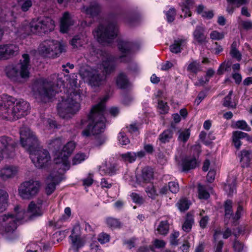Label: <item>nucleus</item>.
Here are the masks:
<instances>
[{"label": "nucleus", "mask_w": 252, "mask_h": 252, "mask_svg": "<svg viewBox=\"0 0 252 252\" xmlns=\"http://www.w3.org/2000/svg\"><path fill=\"white\" fill-rule=\"evenodd\" d=\"M62 86L66 96L58 104L57 110L61 117L67 118L79 111L80 102L84 97L78 89L76 80H66L65 82L63 80H34L31 88L37 101L47 103L62 92Z\"/></svg>", "instance_id": "nucleus-1"}, {"label": "nucleus", "mask_w": 252, "mask_h": 252, "mask_svg": "<svg viewBox=\"0 0 252 252\" xmlns=\"http://www.w3.org/2000/svg\"><path fill=\"white\" fill-rule=\"evenodd\" d=\"M20 144L30 154V158L34 165L42 168L50 161L51 157L45 149L37 148L38 141L35 134L26 126L20 129Z\"/></svg>", "instance_id": "nucleus-2"}, {"label": "nucleus", "mask_w": 252, "mask_h": 252, "mask_svg": "<svg viewBox=\"0 0 252 252\" xmlns=\"http://www.w3.org/2000/svg\"><path fill=\"white\" fill-rule=\"evenodd\" d=\"M107 98L104 97L98 104L94 106L89 115V124L82 134L88 137L91 134H98L104 131L105 128V102Z\"/></svg>", "instance_id": "nucleus-3"}, {"label": "nucleus", "mask_w": 252, "mask_h": 252, "mask_svg": "<svg viewBox=\"0 0 252 252\" xmlns=\"http://www.w3.org/2000/svg\"><path fill=\"white\" fill-rule=\"evenodd\" d=\"M25 210L17 206L12 214L2 215L0 217V234L8 238L17 229L18 224L24 218Z\"/></svg>", "instance_id": "nucleus-4"}, {"label": "nucleus", "mask_w": 252, "mask_h": 252, "mask_svg": "<svg viewBox=\"0 0 252 252\" xmlns=\"http://www.w3.org/2000/svg\"><path fill=\"white\" fill-rule=\"evenodd\" d=\"M118 32L117 21L110 18L103 21L93 32L94 36L101 43L110 42L117 36Z\"/></svg>", "instance_id": "nucleus-5"}, {"label": "nucleus", "mask_w": 252, "mask_h": 252, "mask_svg": "<svg viewBox=\"0 0 252 252\" xmlns=\"http://www.w3.org/2000/svg\"><path fill=\"white\" fill-rule=\"evenodd\" d=\"M54 21L49 17L39 18L36 21H32L22 28L23 33L29 35L32 33L43 35L54 30Z\"/></svg>", "instance_id": "nucleus-6"}, {"label": "nucleus", "mask_w": 252, "mask_h": 252, "mask_svg": "<svg viewBox=\"0 0 252 252\" xmlns=\"http://www.w3.org/2000/svg\"><path fill=\"white\" fill-rule=\"evenodd\" d=\"M39 54L42 57L55 58L65 51V46L59 41L47 39L41 42L38 48Z\"/></svg>", "instance_id": "nucleus-7"}, {"label": "nucleus", "mask_w": 252, "mask_h": 252, "mask_svg": "<svg viewBox=\"0 0 252 252\" xmlns=\"http://www.w3.org/2000/svg\"><path fill=\"white\" fill-rule=\"evenodd\" d=\"M41 185L38 181L31 179L22 182L18 187V194L25 200H30L38 193Z\"/></svg>", "instance_id": "nucleus-8"}, {"label": "nucleus", "mask_w": 252, "mask_h": 252, "mask_svg": "<svg viewBox=\"0 0 252 252\" xmlns=\"http://www.w3.org/2000/svg\"><path fill=\"white\" fill-rule=\"evenodd\" d=\"M75 147V143L73 141L68 142L64 145L61 152L57 155L54 159L56 166L63 170H68L70 167L68 158Z\"/></svg>", "instance_id": "nucleus-9"}, {"label": "nucleus", "mask_w": 252, "mask_h": 252, "mask_svg": "<svg viewBox=\"0 0 252 252\" xmlns=\"http://www.w3.org/2000/svg\"><path fill=\"white\" fill-rule=\"evenodd\" d=\"M23 60H20V69L19 70L16 67H8L6 69V74L8 78H12L20 76L22 78H28L31 76L29 72L30 57L27 54L22 55Z\"/></svg>", "instance_id": "nucleus-10"}, {"label": "nucleus", "mask_w": 252, "mask_h": 252, "mask_svg": "<svg viewBox=\"0 0 252 252\" xmlns=\"http://www.w3.org/2000/svg\"><path fill=\"white\" fill-rule=\"evenodd\" d=\"M65 171L56 165L51 171L45 181V191L48 195L51 194L55 191L56 186L63 179V173Z\"/></svg>", "instance_id": "nucleus-11"}, {"label": "nucleus", "mask_w": 252, "mask_h": 252, "mask_svg": "<svg viewBox=\"0 0 252 252\" xmlns=\"http://www.w3.org/2000/svg\"><path fill=\"white\" fill-rule=\"evenodd\" d=\"M16 143L11 137L0 136V154L2 158H12L15 155Z\"/></svg>", "instance_id": "nucleus-12"}, {"label": "nucleus", "mask_w": 252, "mask_h": 252, "mask_svg": "<svg viewBox=\"0 0 252 252\" xmlns=\"http://www.w3.org/2000/svg\"><path fill=\"white\" fill-rule=\"evenodd\" d=\"M15 98L7 94L0 95V118L6 120H13L12 104Z\"/></svg>", "instance_id": "nucleus-13"}, {"label": "nucleus", "mask_w": 252, "mask_h": 252, "mask_svg": "<svg viewBox=\"0 0 252 252\" xmlns=\"http://www.w3.org/2000/svg\"><path fill=\"white\" fill-rule=\"evenodd\" d=\"M94 52L97 58L101 61L104 70L106 74L110 73L115 69V58L109 52L100 49L94 50Z\"/></svg>", "instance_id": "nucleus-14"}, {"label": "nucleus", "mask_w": 252, "mask_h": 252, "mask_svg": "<svg viewBox=\"0 0 252 252\" xmlns=\"http://www.w3.org/2000/svg\"><path fill=\"white\" fill-rule=\"evenodd\" d=\"M13 120L28 115L30 109V104L23 99H17L12 106Z\"/></svg>", "instance_id": "nucleus-15"}, {"label": "nucleus", "mask_w": 252, "mask_h": 252, "mask_svg": "<svg viewBox=\"0 0 252 252\" xmlns=\"http://www.w3.org/2000/svg\"><path fill=\"white\" fill-rule=\"evenodd\" d=\"M19 172V167L14 165L6 164L0 168V180L6 182L16 177Z\"/></svg>", "instance_id": "nucleus-16"}, {"label": "nucleus", "mask_w": 252, "mask_h": 252, "mask_svg": "<svg viewBox=\"0 0 252 252\" xmlns=\"http://www.w3.org/2000/svg\"><path fill=\"white\" fill-rule=\"evenodd\" d=\"M19 47L13 44L0 45V60H4L17 55Z\"/></svg>", "instance_id": "nucleus-17"}, {"label": "nucleus", "mask_w": 252, "mask_h": 252, "mask_svg": "<svg viewBox=\"0 0 252 252\" xmlns=\"http://www.w3.org/2000/svg\"><path fill=\"white\" fill-rule=\"evenodd\" d=\"M154 179V171L152 168L149 167L144 168L141 173L137 176V182L139 184L143 186L149 183Z\"/></svg>", "instance_id": "nucleus-18"}, {"label": "nucleus", "mask_w": 252, "mask_h": 252, "mask_svg": "<svg viewBox=\"0 0 252 252\" xmlns=\"http://www.w3.org/2000/svg\"><path fill=\"white\" fill-rule=\"evenodd\" d=\"M41 200L31 201L29 205L28 211L33 217H39L43 215Z\"/></svg>", "instance_id": "nucleus-19"}, {"label": "nucleus", "mask_w": 252, "mask_h": 252, "mask_svg": "<svg viewBox=\"0 0 252 252\" xmlns=\"http://www.w3.org/2000/svg\"><path fill=\"white\" fill-rule=\"evenodd\" d=\"M117 46L119 51L123 54L119 58L122 59L130 53L134 47V44L127 40H119Z\"/></svg>", "instance_id": "nucleus-20"}, {"label": "nucleus", "mask_w": 252, "mask_h": 252, "mask_svg": "<svg viewBox=\"0 0 252 252\" xmlns=\"http://www.w3.org/2000/svg\"><path fill=\"white\" fill-rule=\"evenodd\" d=\"M69 238L71 241V248L76 252H78V250L82 248L85 244L84 239L79 234L75 233L74 229L72 230Z\"/></svg>", "instance_id": "nucleus-21"}, {"label": "nucleus", "mask_w": 252, "mask_h": 252, "mask_svg": "<svg viewBox=\"0 0 252 252\" xmlns=\"http://www.w3.org/2000/svg\"><path fill=\"white\" fill-rule=\"evenodd\" d=\"M194 39L199 44L207 42L206 35L205 34V28L200 26H196L193 33Z\"/></svg>", "instance_id": "nucleus-22"}, {"label": "nucleus", "mask_w": 252, "mask_h": 252, "mask_svg": "<svg viewBox=\"0 0 252 252\" xmlns=\"http://www.w3.org/2000/svg\"><path fill=\"white\" fill-rule=\"evenodd\" d=\"M240 162L243 167H248L252 164V152L248 150L242 151L240 155Z\"/></svg>", "instance_id": "nucleus-23"}, {"label": "nucleus", "mask_w": 252, "mask_h": 252, "mask_svg": "<svg viewBox=\"0 0 252 252\" xmlns=\"http://www.w3.org/2000/svg\"><path fill=\"white\" fill-rule=\"evenodd\" d=\"M73 25L69 13L66 12L64 13L61 22L60 31L63 33H66L68 31L69 27Z\"/></svg>", "instance_id": "nucleus-24"}, {"label": "nucleus", "mask_w": 252, "mask_h": 252, "mask_svg": "<svg viewBox=\"0 0 252 252\" xmlns=\"http://www.w3.org/2000/svg\"><path fill=\"white\" fill-rule=\"evenodd\" d=\"M247 136L248 134L247 133L241 131H235L233 132L232 137V141L236 148L239 149L240 148L242 145L241 140Z\"/></svg>", "instance_id": "nucleus-25"}, {"label": "nucleus", "mask_w": 252, "mask_h": 252, "mask_svg": "<svg viewBox=\"0 0 252 252\" xmlns=\"http://www.w3.org/2000/svg\"><path fill=\"white\" fill-rule=\"evenodd\" d=\"M83 9L87 14H89L92 17L98 15L100 12V6L96 2H91L89 7L84 6Z\"/></svg>", "instance_id": "nucleus-26"}, {"label": "nucleus", "mask_w": 252, "mask_h": 252, "mask_svg": "<svg viewBox=\"0 0 252 252\" xmlns=\"http://www.w3.org/2000/svg\"><path fill=\"white\" fill-rule=\"evenodd\" d=\"M82 79H100L99 74L96 70L82 69L80 71Z\"/></svg>", "instance_id": "nucleus-27"}, {"label": "nucleus", "mask_w": 252, "mask_h": 252, "mask_svg": "<svg viewBox=\"0 0 252 252\" xmlns=\"http://www.w3.org/2000/svg\"><path fill=\"white\" fill-rule=\"evenodd\" d=\"M116 171V165L115 163H112L110 161H106L104 165L102 167L101 170V173L112 175L114 174Z\"/></svg>", "instance_id": "nucleus-28"}, {"label": "nucleus", "mask_w": 252, "mask_h": 252, "mask_svg": "<svg viewBox=\"0 0 252 252\" xmlns=\"http://www.w3.org/2000/svg\"><path fill=\"white\" fill-rule=\"evenodd\" d=\"M173 132L171 129H166L162 132L158 137L160 143L165 144L169 142L173 137Z\"/></svg>", "instance_id": "nucleus-29"}, {"label": "nucleus", "mask_w": 252, "mask_h": 252, "mask_svg": "<svg viewBox=\"0 0 252 252\" xmlns=\"http://www.w3.org/2000/svg\"><path fill=\"white\" fill-rule=\"evenodd\" d=\"M197 161L195 158H187L185 159L183 163L184 170H189L196 167Z\"/></svg>", "instance_id": "nucleus-30"}, {"label": "nucleus", "mask_w": 252, "mask_h": 252, "mask_svg": "<svg viewBox=\"0 0 252 252\" xmlns=\"http://www.w3.org/2000/svg\"><path fill=\"white\" fill-rule=\"evenodd\" d=\"M169 225L167 220L161 221L157 229L158 233L162 235H166L169 231Z\"/></svg>", "instance_id": "nucleus-31"}, {"label": "nucleus", "mask_w": 252, "mask_h": 252, "mask_svg": "<svg viewBox=\"0 0 252 252\" xmlns=\"http://www.w3.org/2000/svg\"><path fill=\"white\" fill-rule=\"evenodd\" d=\"M185 42V39H178L175 40L174 43L170 46V51L172 53L177 54L181 52V46Z\"/></svg>", "instance_id": "nucleus-32"}, {"label": "nucleus", "mask_w": 252, "mask_h": 252, "mask_svg": "<svg viewBox=\"0 0 252 252\" xmlns=\"http://www.w3.org/2000/svg\"><path fill=\"white\" fill-rule=\"evenodd\" d=\"M39 125L41 127L46 128H53L56 126V122L50 119L42 118H40Z\"/></svg>", "instance_id": "nucleus-33"}, {"label": "nucleus", "mask_w": 252, "mask_h": 252, "mask_svg": "<svg viewBox=\"0 0 252 252\" xmlns=\"http://www.w3.org/2000/svg\"><path fill=\"white\" fill-rule=\"evenodd\" d=\"M120 158L123 161L131 163L136 160V155L134 152H127L120 154Z\"/></svg>", "instance_id": "nucleus-34"}, {"label": "nucleus", "mask_w": 252, "mask_h": 252, "mask_svg": "<svg viewBox=\"0 0 252 252\" xmlns=\"http://www.w3.org/2000/svg\"><path fill=\"white\" fill-rule=\"evenodd\" d=\"M232 63L230 61H224L220 66L219 69L217 70V74L218 75L223 74L224 71H228L230 70Z\"/></svg>", "instance_id": "nucleus-35"}, {"label": "nucleus", "mask_w": 252, "mask_h": 252, "mask_svg": "<svg viewBox=\"0 0 252 252\" xmlns=\"http://www.w3.org/2000/svg\"><path fill=\"white\" fill-rule=\"evenodd\" d=\"M193 223V219L192 217L191 216H188L184 224H183V230L186 232H189L191 229Z\"/></svg>", "instance_id": "nucleus-36"}, {"label": "nucleus", "mask_w": 252, "mask_h": 252, "mask_svg": "<svg viewBox=\"0 0 252 252\" xmlns=\"http://www.w3.org/2000/svg\"><path fill=\"white\" fill-rule=\"evenodd\" d=\"M87 158V156L82 153L76 154L72 158V164L73 165H77L81 163Z\"/></svg>", "instance_id": "nucleus-37"}, {"label": "nucleus", "mask_w": 252, "mask_h": 252, "mask_svg": "<svg viewBox=\"0 0 252 252\" xmlns=\"http://www.w3.org/2000/svg\"><path fill=\"white\" fill-rule=\"evenodd\" d=\"M187 70L189 72L196 74L198 71L201 70V66L199 63L196 61H193L190 63L188 67Z\"/></svg>", "instance_id": "nucleus-38"}, {"label": "nucleus", "mask_w": 252, "mask_h": 252, "mask_svg": "<svg viewBox=\"0 0 252 252\" xmlns=\"http://www.w3.org/2000/svg\"><path fill=\"white\" fill-rule=\"evenodd\" d=\"M225 216L227 218H230L232 216V202L230 200H227L224 204Z\"/></svg>", "instance_id": "nucleus-39"}, {"label": "nucleus", "mask_w": 252, "mask_h": 252, "mask_svg": "<svg viewBox=\"0 0 252 252\" xmlns=\"http://www.w3.org/2000/svg\"><path fill=\"white\" fill-rule=\"evenodd\" d=\"M232 93V91H230L228 94L225 97L223 103L224 106L230 108H234L236 106V103L231 100Z\"/></svg>", "instance_id": "nucleus-40"}, {"label": "nucleus", "mask_w": 252, "mask_h": 252, "mask_svg": "<svg viewBox=\"0 0 252 252\" xmlns=\"http://www.w3.org/2000/svg\"><path fill=\"white\" fill-rule=\"evenodd\" d=\"M190 203L186 198L181 199L177 203V206L181 211H185L189 208Z\"/></svg>", "instance_id": "nucleus-41"}, {"label": "nucleus", "mask_w": 252, "mask_h": 252, "mask_svg": "<svg viewBox=\"0 0 252 252\" xmlns=\"http://www.w3.org/2000/svg\"><path fill=\"white\" fill-rule=\"evenodd\" d=\"M198 196L200 199H207L209 197L210 194L209 192L206 191L204 186L200 184L198 185Z\"/></svg>", "instance_id": "nucleus-42"}, {"label": "nucleus", "mask_w": 252, "mask_h": 252, "mask_svg": "<svg viewBox=\"0 0 252 252\" xmlns=\"http://www.w3.org/2000/svg\"><path fill=\"white\" fill-rule=\"evenodd\" d=\"M235 127L237 128L241 129L247 131L251 130V128L247 124L246 121L244 120H239L236 122L235 124Z\"/></svg>", "instance_id": "nucleus-43"}, {"label": "nucleus", "mask_w": 252, "mask_h": 252, "mask_svg": "<svg viewBox=\"0 0 252 252\" xmlns=\"http://www.w3.org/2000/svg\"><path fill=\"white\" fill-rule=\"evenodd\" d=\"M145 191L148 196L152 199H155L158 196V193L153 184H150L146 187Z\"/></svg>", "instance_id": "nucleus-44"}, {"label": "nucleus", "mask_w": 252, "mask_h": 252, "mask_svg": "<svg viewBox=\"0 0 252 252\" xmlns=\"http://www.w3.org/2000/svg\"><path fill=\"white\" fill-rule=\"evenodd\" d=\"M104 80H86L87 83L94 91H96L97 88L102 84V82Z\"/></svg>", "instance_id": "nucleus-45"}, {"label": "nucleus", "mask_w": 252, "mask_h": 252, "mask_svg": "<svg viewBox=\"0 0 252 252\" xmlns=\"http://www.w3.org/2000/svg\"><path fill=\"white\" fill-rule=\"evenodd\" d=\"M106 223L107 225L112 228H118L120 226V222L118 220L113 218H109L106 219Z\"/></svg>", "instance_id": "nucleus-46"}, {"label": "nucleus", "mask_w": 252, "mask_h": 252, "mask_svg": "<svg viewBox=\"0 0 252 252\" xmlns=\"http://www.w3.org/2000/svg\"><path fill=\"white\" fill-rule=\"evenodd\" d=\"M190 131L189 129H186L181 131L178 136V140L183 142H186L189 138Z\"/></svg>", "instance_id": "nucleus-47"}, {"label": "nucleus", "mask_w": 252, "mask_h": 252, "mask_svg": "<svg viewBox=\"0 0 252 252\" xmlns=\"http://www.w3.org/2000/svg\"><path fill=\"white\" fill-rule=\"evenodd\" d=\"M158 109L160 114H165L168 113L169 106L166 102H164L162 100L158 101Z\"/></svg>", "instance_id": "nucleus-48"}, {"label": "nucleus", "mask_w": 252, "mask_h": 252, "mask_svg": "<svg viewBox=\"0 0 252 252\" xmlns=\"http://www.w3.org/2000/svg\"><path fill=\"white\" fill-rule=\"evenodd\" d=\"M119 143L122 145H126L129 143L130 141L127 137L126 133L123 131H121L118 136Z\"/></svg>", "instance_id": "nucleus-49"}, {"label": "nucleus", "mask_w": 252, "mask_h": 252, "mask_svg": "<svg viewBox=\"0 0 252 252\" xmlns=\"http://www.w3.org/2000/svg\"><path fill=\"white\" fill-rule=\"evenodd\" d=\"M236 180L234 179L231 184L226 185L224 187L225 190L229 195H232L235 191Z\"/></svg>", "instance_id": "nucleus-50"}, {"label": "nucleus", "mask_w": 252, "mask_h": 252, "mask_svg": "<svg viewBox=\"0 0 252 252\" xmlns=\"http://www.w3.org/2000/svg\"><path fill=\"white\" fill-rule=\"evenodd\" d=\"M49 144L50 148L57 150L61 146L62 141L61 138H56L50 140Z\"/></svg>", "instance_id": "nucleus-51"}, {"label": "nucleus", "mask_w": 252, "mask_h": 252, "mask_svg": "<svg viewBox=\"0 0 252 252\" xmlns=\"http://www.w3.org/2000/svg\"><path fill=\"white\" fill-rule=\"evenodd\" d=\"M168 189L173 193H176L179 191V185L176 182H170L168 183Z\"/></svg>", "instance_id": "nucleus-52"}, {"label": "nucleus", "mask_w": 252, "mask_h": 252, "mask_svg": "<svg viewBox=\"0 0 252 252\" xmlns=\"http://www.w3.org/2000/svg\"><path fill=\"white\" fill-rule=\"evenodd\" d=\"M71 215V210L70 208L66 207L64 209V214L58 220L57 222L66 221Z\"/></svg>", "instance_id": "nucleus-53"}, {"label": "nucleus", "mask_w": 252, "mask_h": 252, "mask_svg": "<svg viewBox=\"0 0 252 252\" xmlns=\"http://www.w3.org/2000/svg\"><path fill=\"white\" fill-rule=\"evenodd\" d=\"M110 240V236L108 234L105 233H100L98 237V241L101 244H105Z\"/></svg>", "instance_id": "nucleus-54"}, {"label": "nucleus", "mask_w": 252, "mask_h": 252, "mask_svg": "<svg viewBox=\"0 0 252 252\" xmlns=\"http://www.w3.org/2000/svg\"><path fill=\"white\" fill-rule=\"evenodd\" d=\"M116 84L120 89H126L129 86L128 80H117Z\"/></svg>", "instance_id": "nucleus-55"}, {"label": "nucleus", "mask_w": 252, "mask_h": 252, "mask_svg": "<svg viewBox=\"0 0 252 252\" xmlns=\"http://www.w3.org/2000/svg\"><path fill=\"white\" fill-rule=\"evenodd\" d=\"M176 11L174 8H170L166 13L167 21L168 22H172L175 19Z\"/></svg>", "instance_id": "nucleus-56"}, {"label": "nucleus", "mask_w": 252, "mask_h": 252, "mask_svg": "<svg viewBox=\"0 0 252 252\" xmlns=\"http://www.w3.org/2000/svg\"><path fill=\"white\" fill-rule=\"evenodd\" d=\"M210 38L213 40H220L224 37L223 33H220L216 31H213L210 34Z\"/></svg>", "instance_id": "nucleus-57"}, {"label": "nucleus", "mask_w": 252, "mask_h": 252, "mask_svg": "<svg viewBox=\"0 0 252 252\" xmlns=\"http://www.w3.org/2000/svg\"><path fill=\"white\" fill-rule=\"evenodd\" d=\"M65 67H66V65H63V71L67 73V74H65L64 73L61 72L60 74L59 73L57 75L54 74L53 75L54 76L53 77H57V79H63V76L64 77H68V79H70V76L68 74L69 70L67 69H66Z\"/></svg>", "instance_id": "nucleus-58"}, {"label": "nucleus", "mask_w": 252, "mask_h": 252, "mask_svg": "<svg viewBox=\"0 0 252 252\" xmlns=\"http://www.w3.org/2000/svg\"><path fill=\"white\" fill-rule=\"evenodd\" d=\"M179 236V232L175 231L170 235V243L173 245H177L178 244L177 238Z\"/></svg>", "instance_id": "nucleus-59"}, {"label": "nucleus", "mask_w": 252, "mask_h": 252, "mask_svg": "<svg viewBox=\"0 0 252 252\" xmlns=\"http://www.w3.org/2000/svg\"><path fill=\"white\" fill-rule=\"evenodd\" d=\"M233 248L236 252H242L244 250V245L239 241H235L234 243Z\"/></svg>", "instance_id": "nucleus-60"}, {"label": "nucleus", "mask_w": 252, "mask_h": 252, "mask_svg": "<svg viewBox=\"0 0 252 252\" xmlns=\"http://www.w3.org/2000/svg\"><path fill=\"white\" fill-rule=\"evenodd\" d=\"M32 6V2L31 0H25L21 5V9L23 11L26 12Z\"/></svg>", "instance_id": "nucleus-61"}, {"label": "nucleus", "mask_w": 252, "mask_h": 252, "mask_svg": "<svg viewBox=\"0 0 252 252\" xmlns=\"http://www.w3.org/2000/svg\"><path fill=\"white\" fill-rule=\"evenodd\" d=\"M230 54L232 58L236 59L238 61H240L241 60L242 55L237 49L235 50H230Z\"/></svg>", "instance_id": "nucleus-62"}, {"label": "nucleus", "mask_w": 252, "mask_h": 252, "mask_svg": "<svg viewBox=\"0 0 252 252\" xmlns=\"http://www.w3.org/2000/svg\"><path fill=\"white\" fill-rule=\"evenodd\" d=\"M101 186L102 188H110L112 186V183L109 179L103 178L101 179Z\"/></svg>", "instance_id": "nucleus-63"}, {"label": "nucleus", "mask_w": 252, "mask_h": 252, "mask_svg": "<svg viewBox=\"0 0 252 252\" xmlns=\"http://www.w3.org/2000/svg\"><path fill=\"white\" fill-rule=\"evenodd\" d=\"M130 196L133 201L135 203H142L143 202L142 198L140 197V196L136 193H131Z\"/></svg>", "instance_id": "nucleus-64"}]
</instances>
